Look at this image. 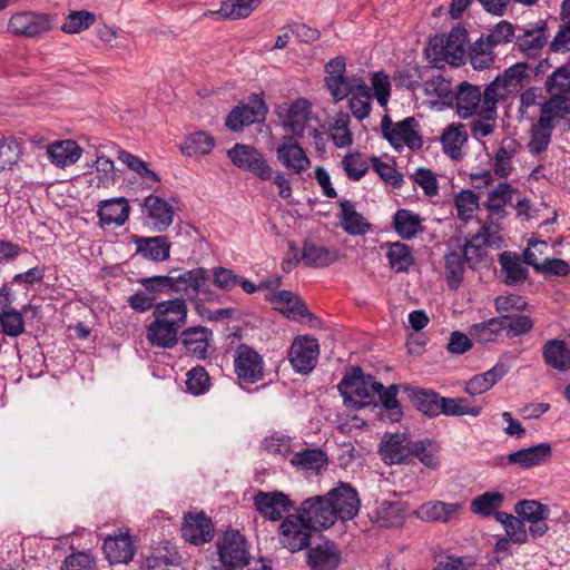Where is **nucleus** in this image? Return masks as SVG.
I'll return each instance as SVG.
<instances>
[{
	"instance_id": "1",
	"label": "nucleus",
	"mask_w": 570,
	"mask_h": 570,
	"mask_svg": "<svg viewBox=\"0 0 570 570\" xmlns=\"http://www.w3.org/2000/svg\"><path fill=\"white\" fill-rule=\"evenodd\" d=\"M188 307L185 298L158 302L153 311L154 321L146 328L151 346L174 348L179 343L180 328L187 323Z\"/></svg>"
},
{
	"instance_id": "2",
	"label": "nucleus",
	"mask_w": 570,
	"mask_h": 570,
	"mask_svg": "<svg viewBox=\"0 0 570 570\" xmlns=\"http://www.w3.org/2000/svg\"><path fill=\"white\" fill-rule=\"evenodd\" d=\"M468 42V31L459 24L453 27L448 36L435 35L430 38L425 53L433 67H439L440 62L461 66L465 59Z\"/></svg>"
},
{
	"instance_id": "3",
	"label": "nucleus",
	"mask_w": 570,
	"mask_h": 570,
	"mask_svg": "<svg viewBox=\"0 0 570 570\" xmlns=\"http://www.w3.org/2000/svg\"><path fill=\"white\" fill-rule=\"evenodd\" d=\"M345 404L360 410L365 406L376 405L375 392L383 390V384L375 381L371 374H364L360 366H354L346 372L337 385Z\"/></svg>"
},
{
	"instance_id": "4",
	"label": "nucleus",
	"mask_w": 570,
	"mask_h": 570,
	"mask_svg": "<svg viewBox=\"0 0 570 570\" xmlns=\"http://www.w3.org/2000/svg\"><path fill=\"white\" fill-rule=\"evenodd\" d=\"M417 128L419 122L413 116L393 124L391 117L385 114L381 120L382 136L396 150H401L404 145L410 149H420L422 147L423 140L419 135Z\"/></svg>"
},
{
	"instance_id": "5",
	"label": "nucleus",
	"mask_w": 570,
	"mask_h": 570,
	"mask_svg": "<svg viewBox=\"0 0 570 570\" xmlns=\"http://www.w3.org/2000/svg\"><path fill=\"white\" fill-rule=\"evenodd\" d=\"M223 570H236L249 563L247 540L238 530L226 531L216 541Z\"/></svg>"
},
{
	"instance_id": "6",
	"label": "nucleus",
	"mask_w": 570,
	"mask_h": 570,
	"mask_svg": "<svg viewBox=\"0 0 570 570\" xmlns=\"http://www.w3.org/2000/svg\"><path fill=\"white\" fill-rule=\"evenodd\" d=\"M227 156L234 166L252 173L261 180H269L273 177L272 167L263 153L254 146L237 142L227 150Z\"/></svg>"
},
{
	"instance_id": "7",
	"label": "nucleus",
	"mask_w": 570,
	"mask_h": 570,
	"mask_svg": "<svg viewBox=\"0 0 570 570\" xmlns=\"http://www.w3.org/2000/svg\"><path fill=\"white\" fill-rule=\"evenodd\" d=\"M268 112L264 99L257 94L248 97L246 105L234 107L225 119V126L234 132L243 130L245 126L263 121Z\"/></svg>"
},
{
	"instance_id": "8",
	"label": "nucleus",
	"mask_w": 570,
	"mask_h": 570,
	"mask_svg": "<svg viewBox=\"0 0 570 570\" xmlns=\"http://www.w3.org/2000/svg\"><path fill=\"white\" fill-rule=\"evenodd\" d=\"M298 515L313 529H327L338 519L327 495H316L303 501Z\"/></svg>"
},
{
	"instance_id": "9",
	"label": "nucleus",
	"mask_w": 570,
	"mask_h": 570,
	"mask_svg": "<svg viewBox=\"0 0 570 570\" xmlns=\"http://www.w3.org/2000/svg\"><path fill=\"white\" fill-rule=\"evenodd\" d=\"M170 277V294H180L179 298L187 297L195 299L202 287L208 281L207 269L197 267L194 269L183 271L180 268H171L168 273Z\"/></svg>"
},
{
	"instance_id": "10",
	"label": "nucleus",
	"mask_w": 570,
	"mask_h": 570,
	"mask_svg": "<svg viewBox=\"0 0 570 570\" xmlns=\"http://www.w3.org/2000/svg\"><path fill=\"white\" fill-rule=\"evenodd\" d=\"M52 19L53 17L49 13L17 12L11 16L8 29L16 36L35 38L52 29Z\"/></svg>"
},
{
	"instance_id": "11",
	"label": "nucleus",
	"mask_w": 570,
	"mask_h": 570,
	"mask_svg": "<svg viewBox=\"0 0 570 570\" xmlns=\"http://www.w3.org/2000/svg\"><path fill=\"white\" fill-rule=\"evenodd\" d=\"M318 354V341L315 337L304 335L293 341L288 358L296 373L306 375L315 368Z\"/></svg>"
},
{
	"instance_id": "12",
	"label": "nucleus",
	"mask_w": 570,
	"mask_h": 570,
	"mask_svg": "<svg viewBox=\"0 0 570 570\" xmlns=\"http://www.w3.org/2000/svg\"><path fill=\"white\" fill-rule=\"evenodd\" d=\"M312 530L298 514H291L279 525V542L291 552H298L309 547Z\"/></svg>"
},
{
	"instance_id": "13",
	"label": "nucleus",
	"mask_w": 570,
	"mask_h": 570,
	"mask_svg": "<svg viewBox=\"0 0 570 570\" xmlns=\"http://www.w3.org/2000/svg\"><path fill=\"white\" fill-rule=\"evenodd\" d=\"M482 91L476 85L469 81L460 82L452 94V99L448 104L449 108H455L459 118L469 119L473 116L479 117L481 107Z\"/></svg>"
},
{
	"instance_id": "14",
	"label": "nucleus",
	"mask_w": 570,
	"mask_h": 570,
	"mask_svg": "<svg viewBox=\"0 0 570 570\" xmlns=\"http://www.w3.org/2000/svg\"><path fill=\"white\" fill-rule=\"evenodd\" d=\"M326 495L338 519L353 520L358 514L361 501L356 489L350 483L338 482Z\"/></svg>"
},
{
	"instance_id": "15",
	"label": "nucleus",
	"mask_w": 570,
	"mask_h": 570,
	"mask_svg": "<svg viewBox=\"0 0 570 570\" xmlns=\"http://www.w3.org/2000/svg\"><path fill=\"white\" fill-rule=\"evenodd\" d=\"M235 373L239 380L254 384L263 379V357L253 347L240 344L235 352Z\"/></svg>"
},
{
	"instance_id": "16",
	"label": "nucleus",
	"mask_w": 570,
	"mask_h": 570,
	"mask_svg": "<svg viewBox=\"0 0 570 570\" xmlns=\"http://www.w3.org/2000/svg\"><path fill=\"white\" fill-rule=\"evenodd\" d=\"M412 439L406 433H385L379 444V454L385 464H410Z\"/></svg>"
},
{
	"instance_id": "17",
	"label": "nucleus",
	"mask_w": 570,
	"mask_h": 570,
	"mask_svg": "<svg viewBox=\"0 0 570 570\" xmlns=\"http://www.w3.org/2000/svg\"><path fill=\"white\" fill-rule=\"evenodd\" d=\"M297 139L294 136H284L276 148V156L288 171L299 175L311 167V159Z\"/></svg>"
},
{
	"instance_id": "18",
	"label": "nucleus",
	"mask_w": 570,
	"mask_h": 570,
	"mask_svg": "<svg viewBox=\"0 0 570 570\" xmlns=\"http://www.w3.org/2000/svg\"><path fill=\"white\" fill-rule=\"evenodd\" d=\"M212 341V330L200 325L183 330L179 336L185 354L197 360H206L210 355Z\"/></svg>"
},
{
	"instance_id": "19",
	"label": "nucleus",
	"mask_w": 570,
	"mask_h": 570,
	"mask_svg": "<svg viewBox=\"0 0 570 570\" xmlns=\"http://www.w3.org/2000/svg\"><path fill=\"white\" fill-rule=\"evenodd\" d=\"M520 33L515 36V43L521 52L528 57H535L538 52L548 43V22L539 20L530 23L528 27H518Z\"/></svg>"
},
{
	"instance_id": "20",
	"label": "nucleus",
	"mask_w": 570,
	"mask_h": 570,
	"mask_svg": "<svg viewBox=\"0 0 570 570\" xmlns=\"http://www.w3.org/2000/svg\"><path fill=\"white\" fill-rule=\"evenodd\" d=\"M254 505L265 519L278 521L284 513L289 512L293 508V502L282 491H258L254 495Z\"/></svg>"
},
{
	"instance_id": "21",
	"label": "nucleus",
	"mask_w": 570,
	"mask_h": 570,
	"mask_svg": "<svg viewBox=\"0 0 570 570\" xmlns=\"http://www.w3.org/2000/svg\"><path fill=\"white\" fill-rule=\"evenodd\" d=\"M342 562V552L332 540H325L309 547L306 553V564L311 570H337Z\"/></svg>"
},
{
	"instance_id": "22",
	"label": "nucleus",
	"mask_w": 570,
	"mask_h": 570,
	"mask_svg": "<svg viewBox=\"0 0 570 570\" xmlns=\"http://www.w3.org/2000/svg\"><path fill=\"white\" fill-rule=\"evenodd\" d=\"M146 222L151 230L163 233L173 223L174 208L164 198L156 195H148L144 200Z\"/></svg>"
},
{
	"instance_id": "23",
	"label": "nucleus",
	"mask_w": 570,
	"mask_h": 570,
	"mask_svg": "<svg viewBox=\"0 0 570 570\" xmlns=\"http://www.w3.org/2000/svg\"><path fill=\"white\" fill-rule=\"evenodd\" d=\"M183 538L196 546L212 541L214 538V524L204 512L187 513L181 527Z\"/></svg>"
},
{
	"instance_id": "24",
	"label": "nucleus",
	"mask_w": 570,
	"mask_h": 570,
	"mask_svg": "<svg viewBox=\"0 0 570 570\" xmlns=\"http://www.w3.org/2000/svg\"><path fill=\"white\" fill-rule=\"evenodd\" d=\"M404 392H406L412 405L423 415L433 419L439 416L440 403L442 395L432 389L420 386H411L404 384Z\"/></svg>"
},
{
	"instance_id": "25",
	"label": "nucleus",
	"mask_w": 570,
	"mask_h": 570,
	"mask_svg": "<svg viewBox=\"0 0 570 570\" xmlns=\"http://www.w3.org/2000/svg\"><path fill=\"white\" fill-rule=\"evenodd\" d=\"M552 456V446L542 442L533 446L523 448L508 455V463L521 469H530L549 461Z\"/></svg>"
},
{
	"instance_id": "26",
	"label": "nucleus",
	"mask_w": 570,
	"mask_h": 570,
	"mask_svg": "<svg viewBox=\"0 0 570 570\" xmlns=\"http://www.w3.org/2000/svg\"><path fill=\"white\" fill-rule=\"evenodd\" d=\"M500 274L502 281L509 286L523 284L529 277V271L523 265L520 256L511 250H504L499 255Z\"/></svg>"
},
{
	"instance_id": "27",
	"label": "nucleus",
	"mask_w": 570,
	"mask_h": 570,
	"mask_svg": "<svg viewBox=\"0 0 570 570\" xmlns=\"http://www.w3.org/2000/svg\"><path fill=\"white\" fill-rule=\"evenodd\" d=\"M544 364L556 371L567 372L570 370V348L564 340H548L541 348Z\"/></svg>"
},
{
	"instance_id": "28",
	"label": "nucleus",
	"mask_w": 570,
	"mask_h": 570,
	"mask_svg": "<svg viewBox=\"0 0 570 570\" xmlns=\"http://www.w3.org/2000/svg\"><path fill=\"white\" fill-rule=\"evenodd\" d=\"M130 205L124 197L101 200L98 206L97 215L101 226H122L130 214Z\"/></svg>"
},
{
	"instance_id": "29",
	"label": "nucleus",
	"mask_w": 570,
	"mask_h": 570,
	"mask_svg": "<svg viewBox=\"0 0 570 570\" xmlns=\"http://www.w3.org/2000/svg\"><path fill=\"white\" fill-rule=\"evenodd\" d=\"M136 253L153 262H165L170 257L171 243L167 236L136 237Z\"/></svg>"
},
{
	"instance_id": "30",
	"label": "nucleus",
	"mask_w": 570,
	"mask_h": 570,
	"mask_svg": "<svg viewBox=\"0 0 570 570\" xmlns=\"http://www.w3.org/2000/svg\"><path fill=\"white\" fill-rule=\"evenodd\" d=\"M272 301L285 305L281 312L289 320L301 321L308 318L309 322L321 323L320 318L308 311L302 298L291 291H279L273 295Z\"/></svg>"
},
{
	"instance_id": "31",
	"label": "nucleus",
	"mask_w": 570,
	"mask_h": 570,
	"mask_svg": "<svg viewBox=\"0 0 570 570\" xmlns=\"http://www.w3.org/2000/svg\"><path fill=\"white\" fill-rule=\"evenodd\" d=\"M507 92H510V90L500 76L488 83L482 92L479 117L484 120H497L498 102L505 97Z\"/></svg>"
},
{
	"instance_id": "32",
	"label": "nucleus",
	"mask_w": 570,
	"mask_h": 570,
	"mask_svg": "<svg viewBox=\"0 0 570 570\" xmlns=\"http://www.w3.org/2000/svg\"><path fill=\"white\" fill-rule=\"evenodd\" d=\"M102 549L110 563H127L132 560L136 547L129 534H119L107 538Z\"/></svg>"
},
{
	"instance_id": "33",
	"label": "nucleus",
	"mask_w": 570,
	"mask_h": 570,
	"mask_svg": "<svg viewBox=\"0 0 570 570\" xmlns=\"http://www.w3.org/2000/svg\"><path fill=\"white\" fill-rule=\"evenodd\" d=\"M301 258L307 267L323 268L335 263L338 259V254L336 250H331L325 246L317 245L313 240L305 239Z\"/></svg>"
},
{
	"instance_id": "34",
	"label": "nucleus",
	"mask_w": 570,
	"mask_h": 570,
	"mask_svg": "<svg viewBox=\"0 0 570 570\" xmlns=\"http://www.w3.org/2000/svg\"><path fill=\"white\" fill-rule=\"evenodd\" d=\"M341 212L338 218L343 229L352 236L365 235L371 229V224L363 215L355 210V204L350 199L340 202Z\"/></svg>"
},
{
	"instance_id": "35",
	"label": "nucleus",
	"mask_w": 570,
	"mask_h": 570,
	"mask_svg": "<svg viewBox=\"0 0 570 570\" xmlns=\"http://www.w3.org/2000/svg\"><path fill=\"white\" fill-rule=\"evenodd\" d=\"M263 0H225L218 10H207L204 17L219 16L226 20L247 18Z\"/></svg>"
},
{
	"instance_id": "36",
	"label": "nucleus",
	"mask_w": 570,
	"mask_h": 570,
	"mask_svg": "<svg viewBox=\"0 0 570 570\" xmlns=\"http://www.w3.org/2000/svg\"><path fill=\"white\" fill-rule=\"evenodd\" d=\"M444 275L448 286L456 291L464 278L465 265H468L466 255L461 249H452L444 255Z\"/></svg>"
},
{
	"instance_id": "37",
	"label": "nucleus",
	"mask_w": 570,
	"mask_h": 570,
	"mask_svg": "<svg viewBox=\"0 0 570 570\" xmlns=\"http://www.w3.org/2000/svg\"><path fill=\"white\" fill-rule=\"evenodd\" d=\"M570 115V107L567 106L563 97L553 95L541 105L540 116L535 125L552 130L556 128L554 120Z\"/></svg>"
},
{
	"instance_id": "38",
	"label": "nucleus",
	"mask_w": 570,
	"mask_h": 570,
	"mask_svg": "<svg viewBox=\"0 0 570 570\" xmlns=\"http://www.w3.org/2000/svg\"><path fill=\"white\" fill-rule=\"evenodd\" d=\"M439 452L440 446L432 439L425 438L417 441L412 440L410 448V463L416 459L428 469L436 470L441 464L438 455Z\"/></svg>"
},
{
	"instance_id": "39",
	"label": "nucleus",
	"mask_w": 570,
	"mask_h": 570,
	"mask_svg": "<svg viewBox=\"0 0 570 570\" xmlns=\"http://www.w3.org/2000/svg\"><path fill=\"white\" fill-rule=\"evenodd\" d=\"M429 67L417 63H405L397 68L393 73V81L396 88L415 91L424 79Z\"/></svg>"
},
{
	"instance_id": "40",
	"label": "nucleus",
	"mask_w": 570,
	"mask_h": 570,
	"mask_svg": "<svg viewBox=\"0 0 570 570\" xmlns=\"http://www.w3.org/2000/svg\"><path fill=\"white\" fill-rule=\"evenodd\" d=\"M422 220L417 214L409 209H399L393 215L392 224L394 230L402 239L410 240L423 232Z\"/></svg>"
},
{
	"instance_id": "41",
	"label": "nucleus",
	"mask_w": 570,
	"mask_h": 570,
	"mask_svg": "<svg viewBox=\"0 0 570 570\" xmlns=\"http://www.w3.org/2000/svg\"><path fill=\"white\" fill-rule=\"evenodd\" d=\"M468 131L463 124L452 122L442 132L440 141L443 151L453 159L461 156V148L468 141Z\"/></svg>"
},
{
	"instance_id": "42",
	"label": "nucleus",
	"mask_w": 570,
	"mask_h": 570,
	"mask_svg": "<svg viewBox=\"0 0 570 570\" xmlns=\"http://www.w3.org/2000/svg\"><path fill=\"white\" fill-rule=\"evenodd\" d=\"M117 158L141 178L146 188L151 189L160 183V176L149 169L147 163L138 156L127 150H119Z\"/></svg>"
},
{
	"instance_id": "43",
	"label": "nucleus",
	"mask_w": 570,
	"mask_h": 570,
	"mask_svg": "<svg viewBox=\"0 0 570 570\" xmlns=\"http://www.w3.org/2000/svg\"><path fill=\"white\" fill-rule=\"evenodd\" d=\"M386 258L395 273H407L415 259L411 246L401 242L386 243Z\"/></svg>"
},
{
	"instance_id": "44",
	"label": "nucleus",
	"mask_w": 570,
	"mask_h": 570,
	"mask_svg": "<svg viewBox=\"0 0 570 570\" xmlns=\"http://www.w3.org/2000/svg\"><path fill=\"white\" fill-rule=\"evenodd\" d=\"M47 153L52 164L66 167L78 161L82 149L73 140H61L50 145Z\"/></svg>"
},
{
	"instance_id": "45",
	"label": "nucleus",
	"mask_w": 570,
	"mask_h": 570,
	"mask_svg": "<svg viewBox=\"0 0 570 570\" xmlns=\"http://www.w3.org/2000/svg\"><path fill=\"white\" fill-rule=\"evenodd\" d=\"M458 503H445L442 501H430L422 504L415 514L419 519L426 522L442 521L448 522L459 510Z\"/></svg>"
},
{
	"instance_id": "46",
	"label": "nucleus",
	"mask_w": 570,
	"mask_h": 570,
	"mask_svg": "<svg viewBox=\"0 0 570 570\" xmlns=\"http://www.w3.org/2000/svg\"><path fill=\"white\" fill-rule=\"evenodd\" d=\"M519 142L514 139H503L495 153L493 173L499 178H507L513 170L512 159L518 153Z\"/></svg>"
},
{
	"instance_id": "47",
	"label": "nucleus",
	"mask_w": 570,
	"mask_h": 570,
	"mask_svg": "<svg viewBox=\"0 0 570 570\" xmlns=\"http://www.w3.org/2000/svg\"><path fill=\"white\" fill-rule=\"evenodd\" d=\"M517 189L509 183H500L488 195V200L484 204L487 210L491 215H497L499 218L507 216L505 206L511 202L513 193Z\"/></svg>"
},
{
	"instance_id": "48",
	"label": "nucleus",
	"mask_w": 570,
	"mask_h": 570,
	"mask_svg": "<svg viewBox=\"0 0 570 570\" xmlns=\"http://www.w3.org/2000/svg\"><path fill=\"white\" fill-rule=\"evenodd\" d=\"M311 111L309 102L306 99H298L291 105L287 111V118L284 125L291 130L295 138H301L304 134L308 114Z\"/></svg>"
},
{
	"instance_id": "49",
	"label": "nucleus",
	"mask_w": 570,
	"mask_h": 570,
	"mask_svg": "<svg viewBox=\"0 0 570 570\" xmlns=\"http://www.w3.org/2000/svg\"><path fill=\"white\" fill-rule=\"evenodd\" d=\"M544 89L549 96H561L564 98L566 102L570 100V65L563 63L557 67L552 73L547 77Z\"/></svg>"
},
{
	"instance_id": "50",
	"label": "nucleus",
	"mask_w": 570,
	"mask_h": 570,
	"mask_svg": "<svg viewBox=\"0 0 570 570\" xmlns=\"http://www.w3.org/2000/svg\"><path fill=\"white\" fill-rule=\"evenodd\" d=\"M215 147V139L205 131L189 134L180 145V151L188 157L208 155Z\"/></svg>"
},
{
	"instance_id": "51",
	"label": "nucleus",
	"mask_w": 570,
	"mask_h": 570,
	"mask_svg": "<svg viewBox=\"0 0 570 570\" xmlns=\"http://www.w3.org/2000/svg\"><path fill=\"white\" fill-rule=\"evenodd\" d=\"M327 455L321 449H304L293 455L291 463L295 466H301L304 470L314 471L318 473L322 469L327 466Z\"/></svg>"
},
{
	"instance_id": "52",
	"label": "nucleus",
	"mask_w": 570,
	"mask_h": 570,
	"mask_svg": "<svg viewBox=\"0 0 570 570\" xmlns=\"http://www.w3.org/2000/svg\"><path fill=\"white\" fill-rule=\"evenodd\" d=\"M504 497L500 492L487 491L475 497L470 504V510L482 518H489L503 504Z\"/></svg>"
},
{
	"instance_id": "53",
	"label": "nucleus",
	"mask_w": 570,
	"mask_h": 570,
	"mask_svg": "<svg viewBox=\"0 0 570 570\" xmlns=\"http://www.w3.org/2000/svg\"><path fill=\"white\" fill-rule=\"evenodd\" d=\"M440 405L439 415L445 416H479L482 412L481 406H470L466 397H445L443 396Z\"/></svg>"
},
{
	"instance_id": "54",
	"label": "nucleus",
	"mask_w": 570,
	"mask_h": 570,
	"mask_svg": "<svg viewBox=\"0 0 570 570\" xmlns=\"http://www.w3.org/2000/svg\"><path fill=\"white\" fill-rule=\"evenodd\" d=\"M502 330L508 338L523 336L533 330L534 322L525 314H505L500 316Z\"/></svg>"
},
{
	"instance_id": "55",
	"label": "nucleus",
	"mask_w": 570,
	"mask_h": 570,
	"mask_svg": "<svg viewBox=\"0 0 570 570\" xmlns=\"http://www.w3.org/2000/svg\"><path fill=\"white\" fill-rule=\"evenodd\" d=\"M490 247L481 240V234H475L470 238H465L463 245H458V248L466 255L468 266L475 269L488 256L487 248Z\"/></svg>"
},
{
	"instance_id": "56",
	"label": "nucleus",
	"mask_w": 570,
	"mask_h": 570,
	"mask_svg": "<svg viewBox=\"0 0 570 570\" xmlns=\"http://www.w3.org/2000/svg\"><path fill=\"white\" fill-rule=\"evenodd\" d=\"M514 512L524 522L546 521L550 515L548 505L537 500H521L514 507Z\"/></svg>"
},
{
	"instance_id": "57",
	"label": "nucleus",
	"mask_w": 570,
	"mask_h": 570,
	"mask_svg": "<svg viewBox=\"0 0 570 570\" xmlns=\"http://www.w3.org/2000/svg\"><path fill=\"white\" fill-rule=\"evenodd\" d=\"M529 70V61H521L507 68L503 73L499 76L505 87L511 91V88L527 87L532 82Z\"/></svg>"
},
{
	"instance_id": "58",
	"label": "nucleus",
	"mask_w": 570,
	"mask_h": 570,
	"mask_svg": "<svg viewBox=\"0 0 570 570\" xmlns=\"http://www.w3.org/2000/svg\"><path fill=\"white\" fill-rule=\"evenodd\" d=\"M21 144L14 137L0 138V170L12 169L21 159Z\"/></svg>"
},
{
	"instance_id": "59",
	"label": "nucleus",
	"mask_w": 570,
	"mask_h": 570,
	"mask_svg": "<svg viewBox=\"0 0 570 570\" xmlns=\"http://www.w3.org/2000/svg\"><path fill=\"white\" fill-rule=\"evenodd\" d=\"M350 122V115L347 112L340 111L335 115L334 121L331 125L332 140L338 148L348 147L353 142Z\"/></svg>"
},
{
	"instance_id": "60",
	"label": "nucleus",
	"mask_w": 570,
	"mask_h": 570,
	"mask_svg": "<svg viewBox=\"0 0 570 570\" xmlns=\"http://www.w3.org/2000/svg\"><path fill=\"white\" fill-rule=\"evenodd\" d=\"M187 391L195 395H203L209 391L212 379L204 366L197 365L191 367L186 374Z\"/></svg>"
},
{
	"instance_id": "61",
	"label": "nucleus",
	"mask_w": 570,
	"mask_h": 570,
	"mask_svg": "<svg viewBox=\"0 0 570 570\" xmlns=\"http://www.w3.org/2000/svg\"><path fill=\"white\" fill-rule=\"evenodd\" d=\"M400 385L392 384L383 390L375 392V399L379 397L382 406L390 412V420L397 422L403 416L402 406L397 400Z\"/></svg>"
},
{
	"instance_id": "62",
	"label": "nucleus",
	"mask_w": 570,
	"mask_h": 570,
	"mask_svg": "<svg viewBox=\"0 0 570 570\" xmlns=\"http://www.w3.org/2000/svg\"><path fill=\"white\" fill-rule=\"evenodd\" d=\"M0 328L1 333L17 337L24 332V318L22 312L14 308L2 309L0 312Z\"/></svg>"
},
{
	"instance_id": "63",
	"label": "nucleus",
	"mask_w": 570,
	"mask_h": 570,
	"mask_svg": "<svg viewBox=\"0 0 570 570\" xmlns=\"http://www.w3.org/2000/svg\"><path fill=\"white\" fill-rule=\"evenodd\" d=\"M424 94L426 96L438 98L444 106L448 107V104H450L453 94L451 81L441 75L432 77L424 82Z\"/></svg>"
},
{
	"instance_id": "64",
	"label": "nucleus",
	"mask_w": 570,
	"mask_h": 570,
	"mask_svg": "<svg viewBox=\"0 0 570 570\" xmlns=\"http://www.w3.org/2000/svg\"><path fill=\"white\" fill-rule=\"evenodd\" d=\"M502 330V321L500 317H493L485 322L474 324L470 334L480 343H490L497 340Z\"/></svg>"
}]
</instances>
